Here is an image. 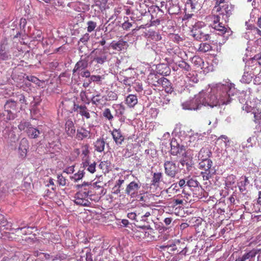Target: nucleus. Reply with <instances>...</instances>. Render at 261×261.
<instances>
[{"instance_id":"obj_1","label":"nucleus","mask_w":261,"mask_h":261,"mask_svg":"<svg viewBox=\"0 0 261 261\" xmlns=\"http://www.w3.org/2000/svg\"><path fill=\"white\" fill-rule=\"evenodd\" d=\"M216 11L219 12V14L213 16V28L218 32L219 35L228 38L232 34V31L230 28L223 24L220 18L221 17L225 23L228 21L229 17L232 14V7L227 3L224 4L221 7H218Z\"/></svg>"},{"instance_id":"obj_2","label":"nucleus","mask_w":261,"mask_h":261,"mask_svg":"<svg viewBox=\"0 0 261 261\" xmlns=\"http://www.w3.org/2000/svg\"><path fill=\"white\" fill-rule=\"evenodd\" d=\"M191 33L192 36L198 41H205L211 38L210 27L202 21L195 23L191 30Z\"/></svg>"},{"instance_id":"obj_3","label":"nucleus","mask_w":261,"mask_h":261,"mask_svg":"<svg viewBox=\"0 0 261 261\" xmlns=\"http://www.w3.org/2000/svg\"><path fill=\"white\" fill-rule=\"evenodd\" d=\"M199 94L202 106L213 108L219 105L218 96L214 92L207 93L201 91Z\"/></svg>"},{"instance_id":"obj_4","label":"nucleus","mask_w":261,"mask_h":261,"mask_svg":"<svg viewBox=\"0 0 261 261\" xmlns=\"http://www.w3.org/2000/svg\"><path fill=\"white\" fill-rule=\"evenodd\" d=\"M199 168L203 170L201 174L204 180H209L216 173V169L213 167V162L211 160L200 161L199 163Z\"/></svg>"},{"instance_id":"obj_5","label":"nucleus","mask_w":261,"mask_h":261,"mask_svg":"<svg viewBox=\"0 0 261 261\" xmlns=\"http://www.w3.org/2000/svg\"><path fill=\"white\" fill-rule=\"evenodd\" d=\"M141 187V184L139 181H131L128 184L125 190V193L131 198H136L139 195V190Z\"/></svg>"},{"instance_id":"obj_6","label":"nucleus","mask_w":261,"mask_h":261,"mask_svg":"<svg viewBox=\"0 0 261 261\" xmlns=\"http://www.w3.org/2000/svg\"><path fill=\"white\" fill-rule=\"evenodd\" d=\"M164 167L166 174L172 178L175 177L179 171L178 165L172 160L165 161Z\"/></svg>"},{"instance_id":"obj_7","label":"nucleus","mask_w":261,"mask_h":261,"mask_svg":"<svg viewBox=\"0 0 261 261\" xmlns=\"http://www.w3.org/2000/svg\"><path fill=\"white\" fill-rule=\"evenodd\" d=\"M230 90L229 87L223 86L219 90L218 98L219 105H227L231 101L230 94L229 92Z\"/></svg>"},{"instance_id":"obj_8","label":"nucleus","mask_w":261,"mask_h":261,"mask_svg":"<svg viewBox=\"0 0 261 261\" xmlns=\"http://www.w3.org/2000/svg\"><path fill=\"white\" fill-rule=\"evenodd\" d=\"M182 107L184 109L189 110H196L200 109L202 106L199 94L195 95L193 99L183 103Z\"/></svg>"},{"instance_id":"obj_9","label":"nucleus","mask_w":261,"mask_h":261,"mask_svg":"<svg viewBox=\"0 0 261 261\" xmlns=\"http://www.w3.org/2000/svg\"><path fill=\"white\" fill-rule=\"evenodd\" d=\"M137 215L138 217L137 222H146L148 218L151 216L152 210L148 207L142 206L136 208Z\"/></svg>"},{"instance_id":"obj_10","label":"nucleus","mask_w":261,"mask_h":261,"mask_svg":"<svg viewBox=\"0 0 261 261\" xmlns=\"http://www.w3.org/2000/svg\"><path fill=\"white\" fill-rule=\"evenodd\" d=\"M74 198V202L76 204L84 206H89L91 204L89 199H92L90 196L79 191L75 194Z\"/></svg>"},{"instance_id":"obj_11","label":"nucleus","mask_w":261,"mask_h":261,"mask_svg":"<svg viewBox=\"0 0 261 261\" xmlns=\"http://www.w3.org/2000/svg\"><path fill=\"white\" fill-rule=\"evenodd\" d=\"M75 188L79 189V192H82L83 193L87 195L90 197L92 196L94 190L95 188L94 185L89 182H84L83 184L75 185Z\"/></svg>"},{"instance_id":"obj_12","label":"nucleus","mask_w":261,"mask_h":261,"mask_svg":"<svg viewBox=\"0 0 261 261\" xmlns=\"http://www.w3.org/2000/svg\"><path fill=\"white\" fill-rule=\"evenodd\" d=\"M171 149L170 153L173 155H177L178 154H181L182 155L186 154L185 146L180 145L176 140H172L171 143Z\"/></svg>"},{"instance_id":"obj_13","label":"nucleus","mask_w":261,"mask_h":261,"mask_svg":"<svg viewBox=\"0 0 261 261\" xmlns=\"http://www.w3.org/2000/svg\"><path fill=\"white\" fill-rule=\"evenodd\" d=\"M13 180V175L10 170L3 169L0 171V185L4 184L6 185Z\"/></svg>"},{"instance_id":"obj_14","label":"nucleus","mask_w":261,"mask_h":261,"mask_svg":"<svg viewBox=\"0 0 261 261\" xmlns=\"http://www.w3.org/2000/svg\"><path fill=\"white\" fill-rule=\"evenodd\" d=\"M73 110L74 112H76L82 117H85L87 119L90 118L89 110L85 105H79L74 103Z\"/></svg>"},{"instance_id":"obj_15","label":"nucleus","mask_w":261,"mask_h":261,"mask_svg":"<svg viewBox=\"0 0 261 261\" xmlns=\"http://www.w3.org/2000/svg\"><path fill=\"white\" fill-rule=\"evenodd\" d=\"M91 138V132L83 126L80 127L76 130V139L79 141H82L84 139H90Z\"/></svg>"},{"instance_id":"obj_16","label":"nucleus","mask_w":261,"mask_h":261,"mask_svg":"<svg viewBox=\"0 0 261 261\" xmlns=\"http://www.w3.org/2000/svg\"><path fill=\"white\" fill-rule=\"evenodd\" d=\"M111 134L115 143L117 145H121L125 139L121 130L119 128H114L111 132Z\"/></svg>"},{"instance_id":"obj_17","label":"nucleus","mask_w":261,"mask_h":261,"mask_svg":"<svg viewBox=\"0 0 261 261\" xmlns=\"http://www.w3.org/2000/svg\"><path fill=\"white\" fill-rule=\"evenodd\" d=\"M65 132L68 137L73 138L76 133L75 127L72 120H67L65 124Z\"/></svg>"},{"instance_id":"obj_18","label":"nucleus","mask_w":261,"mask_h":261,"mask_svg":"<svg viewBox=\"0 0 261 261\" xmlns=\"http://www.w3.org/2000/svg\"><path fill=\"white\" fill-rule=\"evenodd\" d=\"M106 102L105 96L100 94L93 96L91 98L92 103L99 108L103 107L106 105Z\"/></svg>"},{"instance_id":"obj_19","label":"nucleus","mask_w":261,"mask_h":261,"mask_svg":"<svg viewBox=\"0 0 261 261\" xmlns=\"http://www.w3.org/2000/svg\"><path fill=\"white\" fill-rule=\"evenodd\" d=\"M133 141L132 139L129 138L127 139V144L126 145L124 153V156L126 158H129L134 154V150L136 148L137 144L132 143Z\"/></svg>"},{"instance_id":"obj_20","label":"nucleus","mask_w":261,"mask_h":261,"mask_svg":"<svg viewBox=\"0 0 261 261\" xmlns=\"http://www.w3.org/2000/svg\"><path fill=\"white\" fill-rule=\"evenodd\" d=\"M11 58V55L7 46L4 43L0 44V61H7Z\"/></svg>"},{"instance_id":"obj_21","label":"nucleus","mask_w":261,"mask_h":261,"mask_svg":"<svg viewBox=\"0 0 261 261\" xmlns=\"http://www.w3.org/2000/svg\"><path fill=\"white\" fill-rule=\"evenodd\" d=\"M246 70L253 73L254 75L261 71V66H259L253 58H252L249 65L245 67Z\"/></svg>"},{"instance_id":"obj_22","label":"nucleus","mask_w":261,"mask_h":261,"mask_svg":"<svg viewBox=\"0 0 261 261\" xmlns=\"http://www.w3.org/2000/svg\"><path fill=\"white\" fill-rule=\"evenodd\" d=\"M96 165L95 161L92 162L89 159H85L82 163L83 167L84 169L92 174L96 171Z\"/></svg>"},{"instance_id":"obj_23","label":"nucleus","mask_w":261,"mask_h":261,"mask_svg":"<svg viewBox=\"0 0 261 261\" xmlns=\"http://www.w3.org/2000/svg\"><path fill=\"white\" fill-rule=\"evenodd\" d=\"M16 107V103L12 100H8L5 105L6 112L8 113L7 120H10L13 118V116L11 117L12 113L11 110H15Z\"/></svg>"},{"instance_id":"obj_24","label":"nucleus","mask_w":261,"mask_h":261,"mask_svg":"<svg viewBox=\"0 0 261 261\" xmlns=\"http://www.w3.org/2000/svg\"><path fill=\"white\" fill-rule=\"evenodd\" d=\"M88 67V60L86 59L80 60L75 65L72 70L73 74L79 72Z\"/></svg>"},{"instance_id":"obj_25","label":"nucleus","mask_w":261,"mask_h":261,"mask_svg":"<svg viewBox=\"0 0 261 261\" xmlns=\"http://www.w3.org/2000/svg\"><path fill=\"white\" fill-rule=\"evenodd\" d=\"M29 146V145L28 140L25 138L22 139L20 142L18 148L19 153L22 156L26 155Z\"/></svg>"},{"instance_id":"obj_26","label":"nucleus","mask_w":261,"mask_h":261,"mask_svg":"<svg viewBox=\"0 0 261 261\" xmlns=\"http://www.w3.org/2000/svg\"><path fill=\"white\" fill-rule=\"evenodd\" d=\"M161 86L163 87V89L167 93H171L173 91V88H172L170 82L164 77H161L160 86Z\"/></svg>"},{"instance_id":"obj_27","label":"nucleus","mask_w":261,"mask_h":261,"mask_svg":"<svg viewBox=\"0 0 261 261\" xmlns=\"http://www.w3.org/2000/svg\"><path fill=\"white\" fill-rule=\"evenodd\" d=\"M0 221L1 230H11L12 229V224L8 222L2 214H0Z\"/></svg>"},{"instance_id":"obj_28","label":"nucleus","mask_w":261,"mask_h":261,"mask_svg":"<svg viewBox=\"0 0 261 261\" xmlns=\"http://www.w3.org/2000/svg\"><path fill=\"white\" fill-rule=\"evenodd\" d=\"M211 154L212 152L208 148H202L198 153V158L201 161L210 160L209 158L211 156Z\"/></svg>"},{"instance_id":"obj_29","label":"nucleus","mask_w":261,"mask_h":261,"mask_svg":"<svg viewBox=\"0 0 261 261\" xmlns=\"http://www.w3.org/2000/svg\"><path fill=\"white\" fill-rule=\"evenodd\" d=\"M257 250L252 249L249 252L245 253L242 257H239L235 261H245L247 259L254 258L257 254Z\"/></svg>"},{"instance_id":"obj_30","label":"nucleus","mask_w":261,"mask_h":261,"mask_svg":"<svg viewBox=\"0 0 261 261\" xmlns=\"http://www.w3.org/2000/svg\"><path fill=\"white\" fill-rule=\"evenodd\" d=\"M27 134L30 139H36L40 135V131L37 128L33 127L32 125L30 126L28 130H26Z\"/></svg>"},{"instance_id":"obj_31","label":"nucleus","mask_w":261,"mask_h":261,"mask_svg":"<svg viewBox=\"0 0 261 261\" xmlns=\"http://www.w3.org/2000/svg\"><path fill=\"white\" fill-rule=\"evenodd\" d=\"M138 103V98L136 95L129 94L125 98V103L129 108H133Z\"/></svg>"},{"instance_id":"obj_32","label":"nucleus","mask_w":261,"mask_h":261,"mask_svg":"<svg viewBox=\"0 0 261 261\" xmlns=\"http://www.w3.org/2000/svg\"><path fill=\"white\" fill-rule=\"evenodd\" d=\"M160 80L161 78H159V76L155 74H150L148 77L149 84L155 87H160Z\"/></svg>"},{"instance_id":"obj_33","label":"nucleus","mask_w":261,"mask_h":261,"mask_svg":"<svg viewBox=\"0 0 261 261\" xmlns=\"http://www.w3.org/2000/svg\"><path fill=\"white\" fill-rule=\"evenodd\" d=\"M127 44V42L123 40H119L117 42L114 43V42L111 43V47L113 49L118 50L121 51L124 49L125 47Z\"/></svg>"},{"instance_id":"obj_34","label":"nucleus","mask_w":261,"mask_h":261,"mask_svg":"<svg viewBox=\"0 0 261 261\" xmlns=\"http://www.w3.org/2000/svg\"><path fill=\"white\" fill-rule=\"evenodd\" d=\"M162 178L163 173L162 172H154L151 181V185L158 187Z\"/></svg>"},{"instance_id":"obj_35","label":"nucleus","mask_w":261,"mask_h":261,"mask_svg":"<svg viewBox=\"0 0 261 261\" xmlns=\"http://www.w3.org/2000/svg\"><path fill=\"white\" fill-rule=\"evenodd\" d=\"M254 76V75L253 73H252L251 72L245 69V71L242 76L241 81L243 83L249 84L251 82L252 79Z\"/></svg>"},{"instance_id":"obj_36","label":"nucleus","mask_w":261,"mask_h":261,"mask_svg":"<svg viewBox=\"0 0 261 261\" xmlns=\"http://www.w3.org/2000/svg\"><path fill=\"white\" fill-rule=\"evenodd\" d=\"M193 190V196L196 199H202L203 197L205 196L204 195L205 192L201 187H198V188L195 189Z\"/></svg>"},{"instance_id":"obj_37","label":"nucleus","mask_w":261,"mask_h":261,"mask_svg":"<svg viewBox=\"0 0 261 261\" xmlns=\"http://www.w3.org/2000/svg\"><path fill=\"white\" fill-rule=\"evenodd\" d=\"M212 46L211 45L207 43H201L199 45V47L197 51L202 53L211 51L212 50Z\"/></svg>"},{"instance_id":"obj_38","label":"nucleus","mask_w":261,"mask_h":261,"mask_svg":"<svg viewBox=\"0 0 261 261\" xmlns=\"http://www.w3.org/2000/svg\"><path fill=\"white\" fill-rule=\"evenodd\" d=\"M105 146V142L103 139H98L95 143V150L98 152L103 151Z\"/></svg>"},{"instance_id":"obj_39","label":"nucleus","mask_w":261,"mask_h":261,"mask_svg":"<svg viewBox=\"0 0 261 261\" xmlns=\"http://www.w3.org/2000/svg\"><path fill=\"white\" fill-rule=\"evenodd\" d=\"M89 146L88 144H84L82 146V155L83 161H85V159H89V154L90 153L89 150Z\"/></svg>"},{"instance_id":"obj_40","label":"nucleus","mask_w":261,"mask_h":261,"mask_svg":"<svg viewBox=\"0 0 261 261\" xmlns=\"http://www.w3.org/2000/svg\"><path fill=\"white\" fill-rule=\"evenodd\" d=\"M191 61L196 67H201L204 63L203 59L198 56H194L191 58Z\"/></svg>"},{"instance_id":"obj_41","label":"nucleus","mask_w":261,"mask_h":261,"mask_svg":"<svg viewBox=\"0 0 261 261\" xmlns=\"http://www.w3.org/2000/svg\"><path fill=\"white\" fill-rule=\"evenodd\" d=\"M85 172L84 170H79V171L74 174L72 176L70 177V178L74 182H77L80 179H82L84 176Z\"/></svg>"},{"instance_id":"obj_42","label":"nucleus","mask_w":261,"mask_h":261,"mask_svg":"<svg viewBox=\"0 0 261 261\" xmlns=\"http://www.w3.org/2000/svg\"><path fill=\"white\" fill-rule=\"evenodd\" d=\"M103 116L108 121H112L114 119V116L111 113L110 109L106 108L102 112Z\"/></svg>"},{"instance_id":"obj_43","label":"nucleus","mask_w":261,"mask_h":261,"mask_svg":"<svg viewBox=\"0 0 261 261\" xmlns=\"http://www.w3.org/2000/svg\"><path fill=\"white\" fill-rule=\"evenodd\" d=\"M187 185L190 188H193L195 189L198 188V187H201L199 185V182L196 179L191 178L187 181Z\"/></svg>"},{"instance_id":"obj_44","label":"nucleus","mask_w":261,"mask_h":261,"mask_svg":"<svg viewBox=\"0 0 261 261\" xmlns=\"http://www.w3.org/2000/svg\"><path fill=\"white\" fill-rule=\"evenodd\" d=\"M247 183H248V177L246 176L244 177V180L238 182V186L241 192H243L246 190V186Z\"/></svg>"},{"instance_id":"obj_45","label":"nucleus","mask_w":261,"mask_h":261,"mask_svg":"<svg viewBox=\"0 0 261 261\" xmlns=\"http://www.w3.org/2000/svg\"><path fill=\"white\" fill-rule=\"evenodd\" d=\"M148 37L155 41L160 40L162 38L160 34L159 33L156 32L155 31H149Z\"/></svg>"},{"instance_id":"obj_46","label":"nucleus","mask_w":261,"mask_h":261,"mask_svg":"<svg viewBox=\"0 0 261 261\" xmlns=\"http://www.w3.org/2000/svg\"><path fill=\"white\" fill-rule=\"evenodd\" d=\"M33 229V228L31 227H18L16 229V232L20 230L22 234L26 235L31 233L32 232V229Z\"/></svg>"},{"instance_id":"obj_47","label":"nucleus","mask_w":261,"mask_h":261,"mask_svg":"<svg viewBox=\"0 0 261 261\" xmlns=\"http://www.w3.org/2000/svg\"><path fill=\"white\" fill-rule=\"evenodd\" d=\"M162 20V19L161 17L156 18L154 17L153 14L151 15V19L150 20V23L149 24L150 26H156L160 24L161 21Z\"/></svg>"},{"instance_id":"obj_48","label":"nucleus","mask_w":261,"mask_h":261,"mask_svg":"<svg viewBox=\"0 0 261 261\" xmlns=\"http://www.w3.org/2000/svg\"><path fill=\"white\" fill-rule=\"evenodd\" d=\"M32 124L27 121H21L18 125L19 129L21 131L28 130Z\"/></svg>"},{"instance_id":"obj_49","label":"nucleus","mask_w":261,"mask_h":261,"mask_svg":"<svg viewBox=\"0 0 261 261\" xmlns=\"http://www.w3.org/2000/svg\"><path fill=\"white\" fill-rule=\"evenodd\" d=\"M105 98L106 101L116 100L118 98V95L115 92L110 91L108 92L107 95L105 96Z\"/></svg>"},{"instance_id":"obj_50","label":"nucleus","mask_w":261,"mask_h":261,"mask_svg":"<svg viewBox=\"0 0 261 261\" xmlns=\"http://www.w3.org/2000/svg\"><path fill=\"white\" fill-rule=\"evenodd\" d=\"M87 31L89 33H91L95 30L97 27V23L92 20L88 21L87 23Z\"/></svg>"},{"instance_id":"obj_51","label":"nucleus","mask_w":261,"mask_h":261,"mask_svg":"<svg viewBox=\"0 0 261 261\" xmlns=\"http://www.w3.org/2000/svg\"><path fill=\"white\" fill-rule=\"evenodd\" d=\"M105 79V75H91L90 78V82H93L98 83L101 82L102 80Z\"/></svg>"},{"instance_id":"obj_52","label":"nucleus","mask_w":261,"mask_h":261,"mask_svg":"<svg viewBox=\"0 0 261 261\" xmlns=\"http://www.w3.org/2000/svg\"><path fill=\"white\" fill-rule=\"evenodd\" d=\"M197 4V2L196 0H187L186 3V6L190 8V9L193 11L196 9Z\"/></svg>"},{"instance_id":"obj_53","label":"nucleus","mask_w":261,"mask_h":261,"mask_svg":"<svg viewBox=\"0 0 261 261\" xmlns=\"http://www.w3.org/2000/svg\"><path fill=\"white\" fill-rule=\"evenodd\" d=\"M178 66L180 68L185 70L186 71H189L191 70V67L190 65L184 61L179 62Z\"/></svg>"},{"instance_id":"obj_54","label":"nucleus","mask_w":261,"mask_h":261,"mask_svg":"<svg viewBox=\"0 0 261 261\" xmlns=\"http://www.w3.org/2000/svg\"><path fill=\"white\" fill-rule=\"evenodd\" d=\"M57 182L60 186H64L66 184V179L62 174L57 176Z\"/></svg>"},{"instance_id":"obj_55","label":"nucleus","mask_w":261,"mask_h":261,"mask_svg":"<svg viewBox=\"0 0 261 261\" xmlns=\"http://www.w3.org/2000/svg\"><path fill=\"white\" fill-rule=\"evenodd\" d=\"M90 39V35L88 33H85L80 39L78 43L80 42L83 43L84 44H86Z\"/></svg>"},{"instance_id":"obj_56","label":"nucleus","mask_w":261,"mask_h":261,"mask_svg":"<svg viewBox=\"0 0 261 261\" xmlns=\"http://www.w3.org/2000/svg\"><path fill=\"white\" fill-rule=\"evenodd\" d=\"M107 60V57L106 56L101 57H97L94 58V61L97 64H102Z\"/></svg>"},{"instance_id":"obj_57","label":"nucleus","mask_w":261,"mask_h":261,"mask_svg":"<svg viewBox=\"0 0 261 261\" xmlns=\"http://www.w3.org/2000/svg\"><path fill=\"white\" fill-rule=\"evenodd\" d=\"M132 27V24L129 22L128 20V17H126V20L122 24V28L124 30L127 31Z\"/></svg>"},{"instance_id":"obj_58","label":"nucleus","mask_w":261,"mask_h":261,"mask_svg":"<svg viewBox=\"0 0 261 261\" xmlns=\"http://www.w3.org/2000/svg\"><path fill=\"white\" fill-rule=\"evenodd\" d=\"M184 201L182 199H173L172 201L170 203L171 204V206L172 207H174L178 205L182 204Z\"/></svg>"},{"instance_id":"obj_59","label":"nucleus","mask_w":261,"mask_h":261,"mask_svg":"<svg viewBox=\"0 0 261 261\" xmlns=\"http://www.w3.org/2000/svg\"><path fill=\"white\" fill-rule=\"evenodd\" d=\"M125 180L124 177H120L118 180H117L116 182V184L115 185L114 188H121V186L124 184Z\"/></svg>"},{"instance_id":"obj_60","label":"nucleus","mask_w":261,"mask_h":261,"mask_svg":"<svg viewBox=\"0 0 261 261\" xmlns=\"http://www.w3.org/2000/svg\"><path fill=\"white\" fill-rule=\"evenodd\" d=\"M127 217L131 219V220H134L136 222H137V211L136 210L134 212H130L127 213Z\"/></svg>"},{"instance_id":"obj_61","label":"nucleus","mask_w":261,"mask_h":261,"mask_svg":"<svg viewBox=\"0 0 261 261\" xmlns=\"http://www.w3.org/2000/svg\"><path fill=\"white\" fill-rule=\"evenodd\" d=\"M78 74L79 75H80L83 77L90 78V76H91L90 72L88 70H85L84 71H82L81 72V73H80V72H79Z\"/></svg>"},{"instance_id":"obj_62","label":"nucleus","mask_w":261,"mask_h":261,"mask_svg":"<svg viewBox=\"0 0 261 261\" xmlns=\"http://www.w3.org/2000/svg\"><path fill=\"white\" fill-rule=\"evenodd\" d=\"M121 13V8L118 7L116 8H115L114 9V14L111 16V18H110L109 19H112L113 18H117L118 15Z\"/></svg>"},{"instance_id":"obj_63","label":"nucleus","mask_w":261,"mask_h":261,"mask_svg":"<svg viewBox=\"0 0 261 261\" xmlns=\"http://www.w3.org/2000/svg\"><path fill=\"white\" fill-rule=\"evenodd\" d=\"M251 30L255 35H257L258 36L261 37V30H260L258 28L253 26L251 28Z\"/></svg>"},{"instance_id":"obj_64","label":"nucleus","mask_w":261,"mask_h":261,"mask_svg":"<svg viewBox=\"0 0 261 261\" xmlns=\"http://www.w3.org/2000/svg\"><path fill=\"white\" fill-rule=\"evenodd\" d=\"M253 58L256 61L258 65L261 66V53L255 55Z\"/></svg>"}]
</instances>
